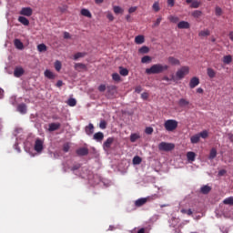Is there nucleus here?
Instances as JSON below:
<instances>
[{
	"instance_id": "f257e3e1",
	"label": "nucleus",
	"mask_w": 233,
	"mask_h": 233,
	"mask_svg": "<svg viewBox=\"0 0 233 233\" xmlns=\"http://www.w3.org/2000/svg\"><path fill=\"white\" fill-rule=\"evenodd\" d=\"M165 70H168V66L155 64L149 68L146 69V74H147V76H151L152 74H163Z\"/></svg>"
},
{
	"instance_id": "f03ea898",
	"label": "nucleus",
	"mask_w": 233,
	"mask_h": 233,
	"mask_svg": "<svg viewBox=\"0 0 233 233\" xmlns=\"http://www.w3.org/2000/svg\"><path fill=\"white\" fill-rule=\"evenodd\" d=\"M164 127L167 132H174L177 128V121L174 119L166 120L164 123Z\"/></svg>"
},
{
	"instance_id": "7ed1b4c3",
	"label": "nucleus",
	"mask_w": 233,
	"mask_h": 233,
	"mask_svg": "<svg viewBox=\"0 0 233 233\" xmlns=\"http://www.w3.org/2000/svg\"><path fill=\"white\" fill-rule=\"evenodd\" d=\"M176 148V145L168 142H161L158 144V150L161 152H170Z\"/></svg>"
},
{
	"instance_id": "20e7f679",
	"label": "nucleus",
	"mask_w": 233,
	"mask_h": 233,
	"mask_svg": "<svg viewBox=\"0 0 233 233\" xmlns=\"http://www.w3.org/2000/svg\"><path fill=\"white\" fill-rule=\"evenodd\" d=\"M188 72H190V68L187 66H184L177 71L176 76L177 79H183L185 76H187Z\"/></svg>"
},
{
	"instance_id": "39448f33",
	"label": "nucleus",
	"mask_w": 233,
	"mask_h": 233,
	"mask_svg": "<svg viewBox=\"0 0 233 233\" xmlns=\"http://www.w3.org/2000/svg\"><path fill=\"white\" fill-rule=\"evenodd\" d=\"M43 145H45V142H43L42 139L37 138L35 142V147H34L35 152H37L38 154H41V152H43V148H44Z\"/></svg>"
},
{
	"instance_id": "423d86ee",
	"label": "nucleus",
	"mask_w": 233,
	"mask_h": 233,
	"mask_svg": "<svg viewBox=\"0 0 233 233\" xmlns=\"http://www.w3.org/2000/svg\"><path fill=\"white\" fill-rule=\"evenodd\" d=\"M20 15H25V17H30L34 14V10L31 7H23L20 12Z\"/></svg>"
},
{
	"instance_id": "0eeeda50",
	"label": "nucleus",
	"mask_w": 233,
	"mask_h": 233,
	"mask_svg": "<svg viewBox=\"0 0 233 233\" xmlns=\"http://www.w3.org/2000/svg\"><path fill=\"white\" fill-rule=\"evenodd\" d=\"M117 94V86H107V97H113Z\"/></svg>"
},
{
	"instance_id": "6e6552de",
	"label": "nucleus",
	"mask_w": 233,
	"mask_h": 233,
	"mask_svg": "<svg viewBox=\"0 0 233 233\" xmlns=\"http://www.w3.org/2000/svg\"><path fill=\"white\" fill-rule=\"evenodd\" d=\"M115 138L114 137H108L103 144L104 150H110V147H112V144L114 143Z\"/></svg>"
},
{
	"instance_id": "1a4fd4ad",
	"label": "nucleus",
	"mask_w": 233,
	"mask_h": 233,
	"mask_svg": "<svg viewBox=\"0 0 233 233\" xmlns=\"http://www.w3.org/2000/svg\"><path fill=\"white\" fill-rule=\"evenodd\" d=\"M177 105L180 108H187L188 107V105H190V101L187 100V98H180Z\"/></svg>"
},
{
	"instance_id": "9d476101",
	"label": "nucleus",
	"mask_w": 233,
	"mask_h": 233,
	"mask_svg": "<svg viewBox=\"0 0 233 233\" xmlns=\"http://www.w3.org/2000/svg\"><path fill=\"white\" fill-rule=\"evenodd\" d=\"M187 5H190V8H199L201 2L198 0H186Z\"/></svg>"
},
{
	"instance_id": "9b49d317",
	"label": "nucleus",
	"mask_w": 233,
	"mask_h": 233,
	"mask_svg": "<svg viewBox=\"0 0 233 233\" xmlns=\"http://www.w3.org/2000/svg\"><path fill=\"white\" fill-rule=\"evenodd\" d=\"M167 61L169 63V65H172L173 66H179V65H181V62L179 61V59L174 57V56H169L167 58Z\"/></svg>"
},
{
	"instance_id": "f8f14e48",
	"label": "nucleus",
	"mask_w": 233,
	"mask_h": 233,
	"mask_svg": "<svg viewBox=\"0 0 233 233\" xmlns=\"http://www.w3.org/2000/svg\"><path fill=\"white\" fill-rule=\"evenodd\" d=\"M75 70H76L77 72H83V70L86 71L88 69L86 67V65L83 63H76L75 64Z\"/></svg>"
},
{
	"instance_id": "ddd939ff",
	"label": "nucleus",
	"mask_w": 233,
	"mask_h": 233,
	"mask_svg": "<svg viewBox=\"0 0 233 233\" xmlns=\"http://www.w3.org/2000/svg\"><path fill=\"white\" fill-rule=\"evenodd\" d=\"M177 28H179L180 30L188 29V28H190V23H188L187 21H180L177 24Z\"/></svg>"
},
{
	"instance_id": "4468645a",
	"label": "nucleus",
	"mask_w": 233,
	"mask_h": 233,
	"mask_svg": "<svg viewBox=\"0 0 233 233\" xmlns=\"http://www.w3.org/2000/svg\"><path fill=\"white\" fill-rule=\"evenodd\" d=\"M61 128V123H51L49 124V132H56V130H59Z\"/></svg>"
},
{
	"instance_id": "2eb2a0df",
	"label": "nucleus",
	"mask_w": 233,
	"mask_h": 233,
	"mask_svg": "<svg viewBox=\"0 0 233 233\" xmlns=\"http://www.w3.org/2000/svg\"><path fill=\"white\" fill-rule=\"evenodd\" d=\"M198 85H199V78H198L197 76L192 77L189 82V88H196Z\"/></svg>"
},
{
	"instance_id": "dca6fc26",
	"label": "nucleus",
	"mask_w": 233,
	"mask_h": 233,
	"mask_svg": "<svg viewBox=\"0 0 233 233\" xmlns=\"http://www.w3.org/2000/svg\"><path fill=\"white\" fill-rule=\"evenodd\" d=\"M211 190L212 187L205 185L200 187V194H204V196H207V194H208Z\"/></svg>"
},
{
	"instance_id": "f3484780",
	"label": "nucleus",
	"mask_w": 233,
	"mask_h": 233,
	"mask_svg": "<svg viewBox=\"0 0 233 233\" xmlns=\"http://www.w3.org/2000/svg\"><path fill=\"white\" fill-rule=\"evenodd\" d=\"M93 139H95V141L101 142L103 141V139H105V134H103V132L95 133L93 136Z\"/></svg>"
},
{
	"instance_id": "a211bd4d",
	"label": "nucleus",
	"mask_w": 233,
	"mask_h": 233,
	"mask_svg": "<svg viewBox=\"0 0 233 233\" xmlns=\"http://www.w3.org/2000/svg\"><path fill=\"white\" fill-rule=\"evenodd\" d=\"M150 199H152V198L150 197L138 198L137 200H136L135 205H145V203H148Z\"/></svg>"
},
{
	"instance_id": "6ab92c4d",
	"label": "nucleus",
	"mask_w": 233,
	"mask_h": 233,
	"mask_svg": "<svg viewBox=\"0 0 233 233\" xmlns=\"http://www.w3.org/2000/svg\"><path fill=\"white\" fill-rule=\"evenodd\" d=\"M76 152L77 156H88V147H80Z\"/></svg>"
},
{
	"instance_id": "aec40b11",
	"label": "nucleus",
	"mask_w": 233,
	"mask_h": 233,
	"mask_svg": "<svg viewBox=\"0 0 233 233\" xmlns=\"http://www.w3.org/2000/svg\"><path fill=\"white\" fill-rule=\"evenodd\" d=\"M85 130L87 136H92V134H94V124L90 123L86 127Z\"/></svg>"
},
{
	"instance_id": "412c9836",
	"label": "nucleus",
	"mask_w": 233,
	"mask_h": 233,
	"mask_svg": "<svg viewBox=\"0 0 233 233\" xmlns=\"http://www.w3.org/2000/svg\"><path fill=\"white\" fill-rule=\"evenodd\" d=\"M25 74V69L23 67H16L14 72L15 77H21Z\"/></svg>"
},
{
	"instance_id": "4be33fe9",
	"label": "nucleus",
	"mask_w": 233,
	"mask_h": 233,
	"mask_svg": "<svg viewBox=\"0 0 233 233\" xmlns=\"http://www.w3.org/2000/svg\"><path fill=\"white\" fill-rule=\"evenodd\" d=\"M14 45H15V48H17V50H23V48H25L23 42H21V40H19L17 38L15 39Z\"/></svg>"
},
{
	"instance_id": "5701e85b",
	"label": "nucleus",
	"mask_w": 233,
	"mask_h": 233,
	"mask_svg": "<svg viewBox=\"0 0 233 233\" xmlns=\"http://www.w3.org/2000/svg\"><path fill=\"white\" fill-rule=\"evenodd\" d=\"M18 22L21 23V25H24V26H28V25H30V21L25 16H19Z\"/></svg>"
},
{
	"instance_id": "b1692460",
	"label": "nucleus",
	"mask_w": 233,
	"mask_h": 233,
	"mask_svg": "<svg viewBox=\"0 0 233 233\" xmlns=\"http://www.w3.org/2000/svg\"><path fill=\"white\" fill-rule=\"evenodd\" d=\"M81 15H84V17H88L89 19H92V13L88 9H81Z\"/></svg>"
},
{
	"instance_id": "393cba45",
	"label": "nucleus",
	"mask_w": 233,
	"mask_h": 233,
	"mask_svg": "<svg viewBox=\"0 0 233 233\" xmlns=\"http://www.w3.org/2000/svg\"><path fill=\"white\" fill-rule=\"evenodd\" d=\"M17 110L20 114H26V104H20L17 106Z\"/></svg>"
},
{
	"instance_id": "a878e982",
	"label": "nucleus",
	"mask_w": 233,
	"mask_h": 233,
	"mask_svg": "<svg viewBox=\"0 0 233 233\" xmlns=\"http://www.w3.org/2000/svg\"><path fill=\"white\" fill-rule=\"evenodd\" d=\"M135 43L137 45H143L145 43V36L143 35H137L135 37Z\"/></svg>"
},
{
	"instance_id": "bb28decb",
	"label": "nucleus",
	"mask_w": 233,
	"mask_h": 233,
	"mask_svg": "<svg viewBox=\"0 0 233 233\" xmlns=\"http://www.w3.org/2000/svg\"><path fill=\"white\" fill-rule=\"evenodd\" d=\"M187 161H196V153L189 151L187 153Z\"/></svg>"
},
{
	"instance_id": "cd10ccee",
	"label": "nucleus",
	"mask_w": 233,
	"mask_h": 233,
	"mask_svg": "<svg viewBox=\"0 0 233 233\" xmlns=\"http://www.w3.org/2000/svg\"><path fill=\"white\" fill-rule=\"evenodd\" d=\"M45 76L47 77V79H56V75L48 69L45 71Z\"/></svg>"
},
{
	"instance_id": "c85d7f7f",
	"label": "nucleus",
	"mask_w": 233,
	"mask_h": 233,
	"mask_svg": "<svg viewBox=\"0 0 233 233\" xmlns=\"http://www.w3.org/2000/svg\"><path fill=\"white\" fill-rule=\"evenodd\" d=\"M199 139H201V138H200V137H199L198 134L194 135V136H192V137H190V141H191V143H192L193 145L198 144V142L199 141Z\"/></svg>"
},
{
	"instance_id": "c756f323",
	"label": "nucleus",
	"mask_w": 233,
	"mask_h": 233,
	"mask_svg": "<svg viewBox=\"0 0 233 233\" xmlns=\"http://www.w3.org/2000/svg\"><path fill=\"white\" fill-rule=\"evenodd\" d=\"M223 63L225 65H230L232 63V56L228 55V56H225L223 57Z\"/></svg>"
},
{
	"instance_id": "7c9ffc66",
	"label": "nucleus",
	"mask_w": 233,
	"mask_h": 233,
	"mask_svg": "<svg viewBox=\"0 0 233 233\" xmlns=\"http://www.w3.org/2000/svg\"><path fill=\"white\" fill-rule=\"evenodd\" d=\"M207 73H208V77H210V79L216 77V71H214V69L208 67L207 69Z\"/></svg>"
},
{
	"instance_id": "2f4dec72",
	"label": "nucleus",
	"mask_w": 233,
	"mask_h": 233,
	"mask_svg": "<svg viewBox=\"0 0 233 233\" xmlns=\"http://www.w3.org/2000/svg\"><path fill=\"white\" fill-rule=\"evenodd\" d=\"M217 156H218V150H216V148H214V147L211 148L208 159H214V158H216Z\"/></svg>"
},
{
	"instance_id": "473e14b6",
	"label": "nucleus",
	"mask_w": 233,
	"mask_h": 233,
	"mask_svg": "<svg viewBox=\"0 0 233 233\" xmlns=\"http://www.w3.org/2000/svg\"><path fill=\"white\" fill-rule=\"evenodd\" d=\"M141 137L137 133L131 134L130 141L131 143H136L137 139H139Z\"/></svg>"
},
{
	"instance_id": "72a5a7b5",
	"label": "nucleus",
	"mask_w": 233,
	"mask_h": 233,
	"mask_svg": "<svg viewBox=\"0 0 233 233\" xmlns=\"http://www.w3.org/2000/svg\"><path fill=\"white\" fill-rule=\"evenodd\" d=\"M138 52L139 54H148V52H150V49L148 48V46H144L138 49Z\"/></svg>"
},
{
	"instance_id": "f704fd0d",
	"label": "nucleus",
	"mask_w": 233,
	"mask_h": 233,
	"mask_svg": "<svg viewBox=\"0 0 233 233\" xmlns=\"http://www.w3.org/2000/svg\"><path fill=\"white\" fill-rule=\"evenodd\" d=\"M85 56H86V53L78 52L74 55V60L77 61V59H80V57H85Z\"/></svg>"
},
{
	"instance_id": "c9c22d12",
	"label": "nucleus",
	"mask_w": 233,
	"mask_h": 233,
	"mask_svg": "<svg viewBox=\"0 0 233 233\" xmlns=\"http://www.w3.org/2000/svg\"><path fill=\"white\" fill-rule=\"evenodd\" d=\"M119 74H120V76H128V69L120 66Z\"/></svg>"
},
{
	"instance_id": "e433bc0d",
	"label": "nucleus",
	"mask_w": 233,
	"mask_h": 233,
	"mask_svg": "<svg viewBox=\"0 0 233 233\" xmlns=\"http://www.w3.org/2000/svg\"><path fill=\"white\" fill-rule=\"evenodd\" d=\"M192 15L196 18V19H199V17H201V15H203V12L199 11V10H196L192 13Z\"/></svg>"
},
{
	"instance_id": "4c0bfd02",
	"label": "nucleus",
	"mask_w": 233,
	"mask_h": 233,
	"mask_svg": "<svg viewBox=\"0 0 233 233\" xmlns=\"http://www.w3.org/2000/svg\"><path fill=\"white\" fill-rule=\"evenodd\" d=\"M55 68H56V72H61V68H62L61 61L56 60L55 62Z\"/></svg>"
},
{
	"instance_id": "58836bf2",
	"label": "nucleus",
	"mask_w": 233,
	"mask_h": 233,
	"mask_svg": "<svg viewBox=\"0 0 233 233\" xmlns=\"http://www.w3.org/2000/svg\"><path fill=\"white\" fill-rule=\"evenodd\" d=\"M113 10L116 14H123V12H125V10L118 5H115Z\"/></svg>"
},
{
	"instance_id": "ea45409f",
	"label": "nucleus",
	"mask_w": 233,
	"mask_h": 233,
	"mask_svg": "<svg viewBox=\"0 0 233 233\" xmlns=\"http://www.w3.org/2000/svg\"><path fill=\"white\" fill-rule=\"evenodd\" d=\"M199 37H207L208 35H210V31L208 30H204V31H200L198 33Z\"/></svg>"
},
{
	"instance_id": "a19ab883",
	"label": "nucleus",
	"mask_w": 233,
	"mask_h": 233,
	"mask_svg": "<svg viewBox=\"0 0 233 233\" xmlns=\"http://www.w3.org/2000/svg\"><path fill=\"white\" fill-rule=\"evenodd\" d=\"M224 205H233V197H228L223 200Z\"/></svg>"
},
{
	"instance_id": "79ce46f5",
	"label": "nucleus",
	"mask_w": 233,
	"mask_h": 233,
	"mask_svg": "<svg viewBox=\"0 0 233 233\" xmlns=\"http://www.w3.org/2000/svg\"><path fill=\"white\" fill-rule=\"evenodd\" d=\"M152 9L154 10V12H159L161 10V7L159 6V3L155 2L152 5Z\"/></svg>"
},
{
	"instance_id": "37998d69",
	"label": "nucleus",
	"mask_w": 233,
	"mask_h": 233,
	"mask_svg": "<svg viewBox=\"0 0 233 233\" xmlns=\"http://www.w3.org/2000/svg\"><path fill=\"white\" fill-rule=\"evenodd\" d=\"M67 105L69 106H76V105H77V101L76 100V98H69L67 101Z\"/></svg>"
},
{
	"instance_id": "c03bdc74",
	"label": "nucleus",
	"mask_w": 233,
	"mask_h": 233,
	"mask_svg": "<svg viewBox=\"0 0 233 233\" xmlns=\"http://www.w3.org/2000/svg\"><path fill=\"white\" fill-rule=\"evenodd\" d=\"M199 137L202 139H207L208 137V130H204L202 132H200L199 134Z\"/></svg>"
},
{
	"instance_id": "a18cd8bd",
	"label": "nucleus",
	"mask_w": 233,
	"mask_h": 233,
	"mask_svg": "<svg viewBox=\"0 0 233 233\" xmlns=\"http://www.w3.org/2000/svg\"><path fill=\"white\" fill-rule=\"evenodd\" d=\"M38 52H46V45L40 44L37 46Z\"/></svg>"
},
{
	"instance_id": "49530a36",
	"label": "nucleus",
	"mask_w": 233,
	"mask_h": 233,
	"mask_svg": "<svg viewBox=\"0 0 233 233\" xmlns=\"http://www.w3.org/2000/svg\"><path fill=\"white\" fill-rule=\"evenodd\" d=\"M142 159L140 158V157L136 156L133 158V165H140Z\"/></svg>"
},
{
	"instance_id": "de8ad7c7",
	"label": "nucleus",
	"mask_w": 233,
	"mask_h": 233,
	"mask_svg": "<svg viewBox=\"0 0 233 233\" xmlns=\"http://www.w3.org/2000/svg\"><path fill=\"white\" fill-rule=\"evenodd\" d=\"M168 20L171 23H178L179 22V17L174 16V15H170V16H168Z\"/></svg>"
},
{
	"instance_id": "09e8293b",
	"label": "nucleus",
	"mask_w": 233,
	"mask_h": 233,
	"mask_svg": "<svg viewBox=\"0 0 233 233\" xmlns=\"http://www.w3.org/2000/svg\"><path fill=\"white\" fill-rule=\"evenodd\" d=\"M112 79H113V81L119 82V81H121V76H119V74L114 73L112 75Z\"/></svg>"
},
{
	"instance_id": "8fccbe9b",
	"label": "nucleus",
	"mask_w": 233,
	"mask_h": 233,
	"mask_svg": "<svg viewBox=\"0 0 233 233\" xmlns=\"http://www.w3.org/2000/svg\"><path fill=\"white\" fill-rule=\"evenodd\" d=\"M150 61H152V57L148 56H145L141 58V63H150Z\"/></svg>"
},
{
	"instance_id": "3c124183",
	"label": "nucleus",
	"mask_w": 233,
	"mask_h": 233,
	"mask_svg": "<svg viewBox=\"0 0 233 233\" xmlns=\"http://www.w3.org/2000/svg\"><path fill=\"white\" fill-rule=\"evenodd\" d=\"M228 208L229 211H224V214H226L227 216H233V205H229Z\"/></svg>"
},
{
	"instance_id": "603ef678",
	"label": "nucleus",
	"mask_w": 233,
	"mask_h": 233,
	"mask_svg": "<svg viewBox=\"0 0 233 233\" xmlns=\"http://www.w3.org/2000/svg\"><path fill=\"white\" fill-rule=\"evenodd\" d=\"M180 212L182 214H187V216H192V214H193L192 209H185V208H183V209L180 210Z\"/></svg>"
},
{
	"instance_id": "864d4df0",
	"label": "nucleus",
	"mask_w": 233,
	"mask_h": 233,
	"mask_svg": "<svg viewBox=\"0 0 233 233\" xmlns=\"http://www.w3.org/2000/svg\"><path fill=\"white\" fill-rule=\"evenodd\" d=\"M215 14L218 16L221 15L223 14V9H221V7H219V6H217L215 9Z\"/></svg>"
},
{
	"instance_id": "5fc2aeb1",
	"label": "nucleus",
	"mask_w": 233,
	"mask_h": 233,
	"mask_svg": "<svg viewBox=\"0 0 233 233\" xmlns=\"http://www.w3.org/2000/svg\"><path fill=\"white\" fill-rule=\"evenodd\" d=\"M161 21H163V17L158 16V18L154 23L153 26H159V25H161Z\"/></svg>"
},
{
	"instance_id": "6e6d98bb",
	"label": "nucleus",
	"mask_w": 233,
	"mask_h": 233,
	"mask_svg": "<svg viewBox=\"0 0 233 233\" xmlns=\"http://www.w3.org/2000/svg\"><path fill=\"white\" fill-rule=\"evenodd\" d=\"M99 128H101L102 130H105V128H106V121L105 120L100 121Z\"/></svg>"
},
{
	"instance_id": "4d7b16f0",
	"label": "nucleus",
	"mask_w": 233,
	"mask_h": 233,
	"mask_svg": "<svg viewBox=\"0 0 233 233\" xmlns=\"http://www.w3.org/2000/svg\"><path fill=\"white\" fill-rule=\"evenodd\" d=\"M81 168V164H76L71 167L72 172H76V170H79Z\"/></svg>"
},
{
	"instance_id": "13d9d810",
	"label": "nucleus",
	"mask_w": 233,
	"mask_h": 233,
	"mask_svg": "<svg viewBox=\"0 0 233 233\" xmlns=\"http://www.w3.org/2000/svg\"><path fill=\"white\" fill-rule=\"evenodd\" d=\"M68 150H70V144L66 143L63 145V151L64 152H68Z\"/></svg>"
},
{
	"instance_id": "bf43d9fd",
	"label": "nucleus",
	"mask_w": 233,
	"mask_h": 233,
	"mask_svg": "<svg viewBox=\"0 0 233 233\" xmlns=\"http://www.w3.org/2000/svg\"><path fill=\"white\" fill-rule=\"evenodd\" d=\"M135 92L137 94H141V92H143V87L141 86H137L135 87Z\"/></svg>"
},
{
	"instance_id": "052dcab7",
	"label": "nucleus",
	"mask_w": 233,
	"mask_h": 233,
	"mask_svg": "<svg viewBox=\"0 0 233 233\" xmlns=\"http://www.w3.org/2000/svg\"><path fill=\"white\" fill-rule=\"evenodd\" d=\"M145 132H146V134H148V135L153 134L154 128H152L151 127H147Z\"/></svg>"
},
{
	"instance_id": "680f3d73",
	"label": "nucleus",
	"mask_w": 233,
	"mask_h": 233,
	"mask_svg": "<svg viewBox=\"0 0 233 233\" xmlns=\"http://www.w3.org/2000/svg\"><path fill=\"white\" fill-rule=\"evenodd\" d=\"M137 10V6H132L128 9L129 14H134Z\"/></svg>"
},
{
	"instance_id": "e2e57ef3",
	"label": "nucleus",
	"mask_w": 233,
	"mask_h": 233,
	"mask_svg": "<svg viewBox=\"0 0 233 233\" xmlns=\"http://www.w3.org/2000/svg\"><path fill=\"white\" fill-rule=\"evenodd\" d=\"M98 90H99V92H105V90H106V86H105V85H100V86H98Z\"/></svg>"
},
{
	"instance_id": "0e129e2a",
	"label": "nucleus",
	"mask_w": 233,
	"mask_h": 233,
	"mask_svg": "<svg viewBox=\"0 0 233 233\" xmlns=\"http://www.w3.org/2000/svg\"><path fill=\"white\" fill-rule=\"evenodd\" d=\"M106 17L109 19V21H114V15H112L110 12H107Z\"/></svg>"
},
{
	"instance_id": "69168bd1",
	"label": "nucleus",
	"mask_w": 233,
	"mask_h": 233,
	"mask_svg": "<svg viewBox=\"0 0 233 233\" xmlns=\"http://www.w3.org/2000/svg\"><path fill=\"white\" fill-rule=\"evenodd\" d=\"M70 33L68 32H64V39H71Z\"/></svg>"
},
{
	"instance_id": "338daca9",
	"label": "nucleus",
	"mask_w": 233,
	"mask_h": 233,
	"mask_svg": "<svg viewBox=\"0 0 233 233\" xmlns=\"http://www.w3.org/2000/svg\"><path fill=\"white\" fill-rule=\"evenodd\" d=\"M141 97H142V99H144V100L148 99V93H147V92L142 93V94H141Z\"/></svg>"
},
{
	"instance_id": "774afa93",
	"label": "nucleus",
	"mask_w": 233,
	"mask_h": 233,
	"mask_svg": "<svg viewBox=\"0 0 233 233\" xmlns=\"http://www.w3.org/2000/svg\"><path fill=\"white\" fill-rule=\"evenodd\" d=\"M225 174H227V170L225 169H221L220 171H218V176H225Z\"/></svg>"
}]
</instances>
